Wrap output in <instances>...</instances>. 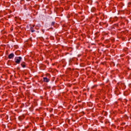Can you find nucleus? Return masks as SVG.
I'll list each match as a JSON object with an SVG mask.
<instances>
[{
  "mask_svg": "<svg viewBox=\"0 0 131 131\" xmlns=\"http://www.w3.org/2000/svg\"><path fill=\"white\" fill-rule=\"evenodd\" d=\"M21 60L22 57L20 56L15 58V62L16 64H20V62H21Z\"/></svg>",
  "mask_w": 131,
  "mask_h": 131,
  "instance_id": "obj_1",
  "label": "nucleus"
},
{
  "mask_svg": "<svg viewBox=\"0 0 131 131\" xmlns=\"http://www.w3.org/2000/svg\"><path fill=\"white\" fill-rule=\"evenodd\" d=\"M14 53H11L9 56H8V59H13L14 57Z\"/></svg>",
  "mask_w": 131,
  "mask_h": 131,
  "instance_id": "obj_2",
  "label": "nucleus"
},
{
  "mask_svg": "<svg viewBox=\"0 0 131 131\" xmlns=\"http://www.w3.org/2000/svg\"><path fill=\"white\" fill-rule=\"evenodd\" d=\"M43 79L44 82H49L50 81V79H48L47 77H43Z\"/></svg>",
  "mask_w": 131,
  "mask_h": 131,
  "instance_id": "obj_3",
  "label": "nucleus"
},
{
  "mask_svg": "<svg viewBox=\"0 0 131 131\" xmlns=\"http://www.w3.org/2000/svg\"><path fill=\"white\" fill-rule=\"evenodd\" d=\"M20 65L23 67V68H25V67H26V65L25 64V62H21Z\"/></svg>",
  "mask_w": 131,
  "mask_h": 131,
  "instance_id": "obj_4",
  "label": "nucleus"
},
{
  "mask_svg": "<svg viewBox=\"0 0 131 131\" xmlns=\"http://www.w3.org/2000/svg\"><path fill=\"white\" fill-rule=\"evenodd\" d=\"M30 30H31V32H34L35 31V30H34V29H33V27H31Z\"/></svg>",
  "mask_w": 131,
  "mask_h": 131,
  "instance_id": "obj_5",
  "label": "nucleus"
},
{
  "mask_svg": "<svg viewBox=\"0 0 131 131\" xmlns=\"http://www.w3.org/2000/svg\"><path fill=\"white\" fill-rule=\"evenodd\" d=\"M54 25H55V22H54V21H53V22H52V23H51V26H54Z\"/></svg>",
  "mask_w": 131,
  "mask_h": 131,
  "instance_id": "obj_6",
  "label": "nucleus"
},
{
  "mask_svg": "<svg viewBox=\"0 0 131 131\" xmlns=\"http://www.w3.org/2000/svg\"><path fill=\"white\" fill-rule=\"evenodd\" d=\"M36 29H39V26H36Z\"/></svg>",
  "mask_w": 131,
  "mask_h": 131,
  "instance_id": "obj_7",
  "label": "nucleus"
},
{
  "mask_svg": "<svg viewBox=\"0 0 131 131\" xmlns=\"http://www.w3.org/2000/svg\"><path fill=\"white\" fill-rule=\"evenodd\" d=\"M99 32H97L96 33H95V34H96V35H98V34H99Z\"/></svg>",
  "mask_w": 131,
  "mask_h": 131,
  "instance_id": "obj_8",
  "label": "nucleus"
},
{
  "mask_svg": "<svg viewBox=\"0 0 131 131\" xmlns=\"http://www.w3.org/2000/svg\"><path fill=\"white\" fill-rule=\"evenodd\" d=\"M52 111H53V109L51 108V110L50 111V112H52Z\"/></svg>",
  "mask_w": 131,
  "mask_h": 131,
  "instance_id": "obj_9",
  "label": "nucleus"
},
{
  "mask_svg": "<svg viewBox=\"0 0 131 131\" xmlns=\"http://www.w3.org/2000/svg\"><path fill=\"white\" fill-rule=\"evenodd\" d=\"M81 17H82V18H84V16H82Z\"/></svg>",
  "mask_w": 131,
  "mask_h": 131,
  "instance_id": "obj_10",
  "label": "nucleus"
},
{
  "mask_svg": "<svg viewBox=\"0 0 131 131\" xmlns=\"http://www.w3.org/2000/svg\"><path fill=\"white\" fill-rule=\"evenodd\" d=\"M68 121H69V122L70 121V120H68Z\"/></svg>",
  "mask_w": 131,
  "mask_h": 131,
  "instance_id": "obj_11",
  "label": "nucleus"
},
{
  "mask_svg": "<svg viewBox=\"0 0 131 131\" xmlns=\"http://www.w3.org/2000/svg\"><path fill=\"white\" fill-rule=\"evenodd\" d=\"M33 27H34V26H33Z\"/></svg>",
  "mask_w": 131,
  "mask_h": 131,
  "instance_id": "obj_12",
  "label": "nucleus"
}]
</instances>
